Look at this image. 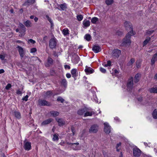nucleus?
Returning a JSON list of instances; mask_svg holds the SVG:
<instances>
[{
    "mask_svg": "<svg viewBox=\"0 0 157 157\" xmlns=\"http://www.w3.org/2000/svg\"><path fill=\"white\" fill-rule=\"evenodd\" d=\"M124 25L126 29L128 30H129L130 32L127 34L125 37L123 39L122 42V44L123 45L127 44H130L131 42L130 39L131 36L134 35L133 31V27L131 23L130 22L126 21L124 23Z\"/></svg>",
    "mask_w": 157,
    "mask_h": 157,
    "instance_id": "1",
    "label": "nucleus"
},
{
    "mask_svg": "<svg viewBox=\"0 0 157 157\" xmlns=\"http://www.w3.org/2000/svg\"><path fill=\"white\" fill-rule=\"evenodd\" d=\"M133 78L131 77L128 80L127 84V90L130 91L133 88Z\"/></svg>",
    "mask_w": 157,
    "mask_h": 157,
    "instance_id": "2",
    "label": "nucleus"
},
{
    "mask_svg": "<svg viewBox=\"0 0 157 157\" xmlns=\"http://www.w3.org/2000/svg\"><path fill=\"white\" fill-rule=\"evenodd\" d=\"M38 105L40 106H49L50 105V104L49 102L44 99H40L38 101Z\"/></svg>",
    "mask_w": 157,
    "mask_h": 157,
    "instance_id": "3",
    "label": "nucleus"
},
{
    "mask_svg": "<svg viewBox=\"0 0 157 157\" xmlns=\"http://www.w3.org/2000/svg\"><path fill=\"white\" fill-rule=\"evenodd\" d=\"M133 152L134 156L136 157H140L141 154V150L137 147L133 148Z\"/></svg>",
    "mask_w": 157,
    "mask_h": 157,
    "instance_id": "4",
    "label": "nucleus"
},
{
    "mask_svg": "<svg viewBox=\"0 0 157 157\" xmlns=\"http://www.w3.org/2000/svg\"><path fill=\"white\" fill-rule=\"evenodd\" d=\"M56 39L55 38H51L49 41V46L50 48L53 49L56 47Z\"/></svg>",
    "mask_w": 157,
    "mask_h": 157,
    "instance_id": "5",
    "label": "nucleus"
},
{
    "mask_svg": "<svg viewBox=\"0 0 157 157\" xmlns=\"http://www.w3.org/2000/svg\"><path fill=\"white\" fill-rule=\"evenodd\" d=\"M98 129V126L97 124H94L92 125L89 129L90 133H96Z\"/></svg>",
    "mask_w": 157,
    "mask_h": 157,
    "instance_id": "6",
    "label": "nucleus"
},
{
    "mask_svg": "<svg viewBox=\"0 0 157 157\" xmlns=\"http://www.w3.org/2000/svg\"><path fill=\"white\" fill-rule=\"evenodd\" d=\"M24 147L26 151H29L31 148V143L29 142H26L25 140L24 142Z\"/></svg>",
    "mask_w": 157,
    "mask_h": 157,
    "instance_id": "7",
    "label": "nucleus"
},
{
    "mask_svg": "<svg viewBox=\"0 0 157 157\" xmlns=\"http://www.w3.org/2000/svg\"><path fill=\"white\" fill-rule=\"evenodd\" d=\"M104 131L106 133L109 134L111 131V127L107 123H104Z\"/></svg>",
    "mask_w": 157,
    "mask_h": 157,
    "instance_id": "8",
    "label": "nucleus"
},
{
    "mask_svg": "<svg viewBox=\"0 0 157 157\" xmlns=\"http://www.w3.org/2000/svg\"><path fill=\"white\" fill-rule=\"evenodd\" d=\"M57 7L56 8L59 10H64L67 8V4L66 3L59 4H57Z\"/></svg>",
    "mask_w": 157,
    "mask_h": 157,
    "instance_id": "9",
    "label": "nucleus"
},
{
    "mask_svg": "<svg viewBox=\"0 0 157 157\" xmlns=\"http://www.w3.org/2000/svg\"><path fill=\"white\" fill-rule=\"evenodd\" d=\"M121 50L117 49H115L112 52V55L114 57L118 58L121 54Z\"/></svg>",
    "mask_w": 157,
    "mask_h": 157,
    "instance_id": "10",
    "label": "nucleus"
},
{
    "mask_svg": "<svg viewBox=\"0 0 157 157\" xmlns=\"http://www.w3.org/2000/svg\"><path fill=\"white\" fill-rule=\"evenodd\" d=\"M92 50L94 53H98L101 51V49L100 46L95 45L93 47Z\"/></svg>",
    "mask_w": 157,
    "mask_h": 157,
    "instance_id": "11",
    "label": "nucleus"
},
{
    "mask_svg": "<svg viewBox=\"0 0 157 157\" xmlns=\"http://www.w3.org/2000/svg\"><path fill=\"white\" fill-rule=\"evenodd\" d=\"M17 48L18 49L21 58H23L24 56V51L23 48L19 46H18Z\"/></svg>",
    "mask_w": 157,
    "mask_h": 157,
    "instance_id": "12",
    "label": "nucleus"
},
{
    "mask_svg": "<svg viewBox=\"0 0 157 157\" xmlns=\"http://www.w3.org/2000/svg\"><path fill=\"white\" fill-rule=\"evenodd\" d=\"M53 119L52 118H48L46 120L43 121L41 124V126H45L51 123Z\"/></svg>",
    "mask_w": 157,
    "mask_h": 157,
    "instance_id": "13",
    "label": "nucleus"
},
{
    "mask_svg": "<svg viewBox=\"0 0 157 157\" xmlns=\"http://www.w3.org/2000/svg\"><path fill=\"white\" fill-rule=\"evenodd\" d=\"M85 71L87 74H92L94 72V70L93 69L87 66H86Z\"/></svg>",
    "mask_w": 157,
    "mask_h": 157,
    "instance_id": "14",
    "label": "nucleus"
},
{
    "mask_svg": "<svg viewBox=\"0 0 157 157\" xmlns=\"http://www.w3.org/2000/svg\"><path fill=\"white\" fill-rule=\"evenodd\" d=\"M53 61V60L50 57H48L47 59V62L45 64V67H49L52 64Z\"/></svg>",
    "mask_w": 157,
    "mask_h": 157,
    "instance_id": "15",
    "label": "nucleus"
},
{
    "mask_svg": "<svg viewBox=\"0 0 157 157\" xmlns=\"http://www.w3.org/2000/svg\"><path fill=\"white\" fill-rule=\"evenodd\" d=\"M79 60V58L78 56H73L71 60L72 62L75 64L78 63Z\"/></svg>",
    "mask_w": 157,
    "mask_h": 157,
    "instance_id": "16",
    "label": "nucleus"
},
{
    "mask_svg": "<svg viewBox=\"0 0 157 157\" xmlns=\"http://www.w3.org/2000/svg\"><path fill=\"white\" fill-rule=\"evenodd\" d=\"M79 144L78 143H70V144L71 145V147L74 150H77L79 149L78 145Z\"/></svg>",
    "mask_w": 157,
    "mask_h": 157,
    "instance_id": "17",
    "label": "nucleus"
},
{
    "mask_svg": "<svg viewBox=\"0 0 157 157\" xmlns=\"http://www.w3.org/2000/svg\"><path fill=\"white\" fill-rule=\"evenodd\" d=\"M56 120L58 122L59 125L60 126H63L65 124V122L63 119L57 118Z\"/></svg>",
    "mask_w": 157,
    "mask_h": 157,
    "instance_id": "18",
    "label": "nucleus"
},
{
    "mask_svg": "<svg viewBox=\"0 0 157 157\" xmlns=\"http://www.w3.org/2000/svg\"><path fill=\"white\" fill-rule=\"evenodd\" d=\"M87 111L86 108H84L79 109L78 111V114L80 115H82L84 113Z\"/></svg>",
    "mask_w": 157,
    "mask_h": 157,
    "instance_id": "19",
    "label": "nucleus"
},
{
    "mask_svg": "<svg viewBox=\"0 0 157 157\" xmlns=\"http://www.w3.org/2000/svg\"><path fill=\"white\" fill-rule=\"evenodd\" d=\"M83 25L84 28L87 27L90 25V21L89 20L85 19L83 21Z\"/></svg>",
    "mask_w": 157,
    "mask_h": 157,
    "instance_id": "20",
    "label": "nucleus"
},
{
    "mask_svg": "<svg viewBox=\"0 0 157 157\" xmlns=\"http://www.w3.org/2000/svg\"><path fill=\"white\" fill-rule=\"evenodd\" d=\"M157 60V53L155 54L153 56L152 58L151 59V65H153L155 61Z\"/></svg>",
    "mask_w": 157,
    "mask_h": 157,
    "instance_id": "21",
    "label": "nucleus"
},
{
    "mask_svg": "<svg viewBox=\"0 0 157 157\" xmlns=\"http://www.w3.org/2000/svg\"><path fill=\"white\" fill-rule=\"evenodd\" d=\"M61 85H63L65 88H66L67 86V82L65 78L63 79L60 82Z\"/></svg>",
    "mask_w": 157,
    "mask_h": 157,
    "instance_id": "22",
    "label": "nucleus"
},
{
    "mask_svg": "<svg viewBox=\"0 0 157 157\" xmlns=\"http://www.w3.org/2000/svg\"><path fill=\"white\" fill-rule=\"evenodd\" d=\"M35 2V0H27L26 2L24 3V5L25 6H29L34 3Z\"/></svg>",
    "mask_w": 157,
    "mask_h": 157,
    "instance_id": "23",
    "label": "nucleus"
},
{
    "mask_svg": "<svg viewBox=\"0 0 157 157\" xmlns=\"http://www.w3.org/2000/svg\"><path fill=\"white\" fill-rule=\"evenodd\" d=\"M141 75L139 73H137L136 74L134 78V82L135 83H137L139 82V78L140 77Z\"/></svg>",
    "mask_w": 157,
    "mask_h": 157,
    "instance_id": "24",
    "label": "nucleus"
},
{
    "mask_svg": "<svg viewBox=\"0 0 157 157\" xmlns=\"http://www.w3.org/2000/svg\"><path fill=\"white\" fill-rule=\"evenodd\" d=\"M151 39V37H147L146 39L143 42V46H146L147 43L150 41Z\"/></svg>",
    "mask_w": 157,
    "mask_h": 157,
    "instance_id": "25",
    "label": "nucleus"
},
{
    "mask_svg": "<svg viewBox=\"0 0 157 157\" xmlns=\"http://www.w3.org/2000/svg\"><path fill=\"white\" fill-rule=\"evenodd\" d=\"M76 72L77 69H73L71 71V73L72 74V76L75 79V78L77 75Z\"/></svg>",
    "mask_w": 157,
    "mask_h": 157,
    "instance_id": "26",
    "label": "nucleus"
},
{
    "mask_svg": "<svg viewBox=\"0 0 157 157\" xmlns=\"http://www.w3.org/2000/svg\"><path fill=\"white\" fill-rule=\"evenodd\" d=\"M69 30L67 28L63 29L62 30V33L64 36H67L69 34Z\"/></svg>",
    "mask_w": 157,
    "mask_h": 157,
    "instance_id": "27",
    "label": "nucleus"
},
{
    "mask_svg": "<svg viewBox=\"0 0 157 157\" xmlns=\"http://www.w3.org/2000/svg\"><path fill=\"white\" fill-rule=\"evenodd\" d=\"M15 117L18 119H20L21 118V115L20 113L17 111H15L14 113Z\"/></svg>",
    "mask_w": 157,
    "mask_h": 157,
    "instance_id": "28",
    "label": "nucleus"
},
{
    "mask_svg": "<svg viewBox=\"0 0 157 157\" xmlns=\"http://www.w3.org/2000/svg\"><path fill=\"white\" fill-rule=\"evenodd\" d=\"M149 91L150 93L157 94V87H152L150 88Z\"/></svg>",
    "mask_w": 157,
    "mask_h": 157,
    "instance_id": "29",
    "label": "nucleus"
},
{
    "mask_svg": "<svg viewBox=\"0 0 157 157\" xmlns=\"http://www.w3.org/2000/svg\"><path fill=\"white\" fill-rule=\"evenodd\" d=\"M86 113H84V117H86V116H91L93 114H94V112L93 111H91V112H85Z\"/></svg>",
    "mask_w": 157,
    "mask_h": 157,
    "instance_id": "30",
    "label": "nucleus"
},
{
    "mask_svg": "<svg viewBox=\"0 0 157 157\" xmlns=\"http://www.w3.org/2000/svg\"><path fill=\"white\" fill-rule=\"evenodd\" d=\"M19 28L20 29V30H26V29L25 26L22 23H20L19 25Z\"/></svg>",
    "mask_w": 157,
    "mask_h": 157,
    "instance_id": "31",
    "label": "nucleus"
},
{
    "mask_svg": "<svg viewBox=\"0 0 157 157\" xmlns=\"http://www.w3.org/2000/svg\"><path fill=\"white\" fill-rule=\"evenodd\" d=\"M51 114L53 117H56L59 114V113L56 111H52L50 112Z\"/></svg>",
    "mask_w": 157,
    "mask_h": 157,
    "instance_id": "32",
    "label": "nucleus"
},
{
    "mask_svg": "<svg viewBox=\"0 0 157 157\" xmlns=\"http://www.w3.org/2000/svg\"><path fill=\"white\" fill-rule=\"evenodd\" d=\"M98 21V18L96 17H93L91 19V22L94 24H96V22Z\"/></svg>",
    "mask_w": 157,
    "mask_h": 157,
    "instance_id": "33",
    "label": "nucleus"
},
{
    "mask_svg": "<svg viewBox=\"0 0 157 157\" xmlns=\"http://www.w3.org/2000/svg\"><path fill=\"white\" fill-rule=\"evenodd\" d=\"M59 135L58 134H55L53 136V138H52V140L53 141H58L59 138L58 137Z\"/></svg>",
    "mask_w": 157,
    "mask_h": 157,
    "instance_id": "34",
    "label": "nucleus"
},
{
    "mask_svg": "<svg viewBox=\"0 0 157 157\" xmlns=\"http://www.w3.org/2000/svg\"><path fill=\"white\" fill-rule=\"evenodd\" d=\"M24 24L25 26L27 27L31 26V23L30 21L28 20H27L26 21H25Z\"/></svg>",
    "mask_w": 157,
    "mask_h": 157,
    "instance_id": "35",
    "label": "nucleus"
},
{
    "mask_svg": "<svg viewBox=\"0 0 157 157\" xmlns=\"http://www.w3.org/2000/svg\"><path fill=\"white\" fill-rule=\"evenodd\" d=\"M152 116L154 118H157V110L156 109H155L153 112Z\"/></svg>",
    "mask_w": 157,
    "mask_h": 157,
    "instance_id": "36",
    "label": "nucleus"
},
{
    "mask_svg": "<svg viewBox=\"0 0 157 157\" xmlns=\"http://www.w3.org/2000/svg\"><path fill=\"white\" fill-rule=\"evenodd\" d=\"M91 38V36L89 34H86L84 36V38L88 41H89L90 40Z\"/></svg>",
    "mask_w": 157,
    "mask_h": 157,
    "instance_id": "37",
    "label": "nucleus"
},
{
    "mask_svg": "<svg viewBox=\"0 0 157 157\" xmlns=\"http://www.w3.org/2000/svg\"><path fill=\"white\" fill-rule=\"evenodd\" d=\"M52 94V92L51 91H48L46 93V96L47 97H50Z\"/></svg>",
    "mask_w": 157,
    "mask_h": 157,
    "instance_id": "38",
    "label": "nucleus"
},
{
    "mask_svg": "<svg viewBox=\"0 0 157 157\" xmlns=\"http://www.w3.org/2000/svg\"><path fill=\"white\" fill-rule=\"evenodd\" d=\"M113 2V0H106L105 1L106 4L108 6L112 4Z\"/></svg>",
    "mask_w": 157,
    "mask_h": 157,
    "instance_id": "39",
    "label": "nucleus"
},
{
    "mask_svg": "<svg viewBox=\"0 0 157 157\" xmlns=\"http://www.w3.org/2000/svg\"><path fill=\"white\" fill-rule=\"evenodd\" d=\"M77 18L78 21H80L82 20L83 17L82 15H78L77 16Z\"/></svg>",
    "mask_w": 157,
    "mask_h": 157,
    "instance_id": "40",
    "label": "nucleus"
},
{
    "mask_svg": "<svg viewBox=\"0 0 157 157\" xmlns=\"http://www.w3.org/2000/svg\"><path fill=\"white\" fill-rule=\"evenodd\" d=\"M154 32V31L153 30H147L146 32V34L147 35L150 36Z\"/></svg>",
    "mask_w": 157,
    "mask_h": 157,
    "instance_id": "41",
    "label": "nucleus"
},
{
    "mask_svg": "<svg viewBox=\"0 0 157 157\" xmlns=\"http://www.w3.org/2000/svg\"><path fill=\"white\" fill-rule=\"evenodd\" d=\"M26 30L23 31V30H21L19 32L20 34H19V36H24L25 35V32Z\"/></svg>",
    "mask_w": 157,
    "mask_h": 157,
    "instance_id": "42",
    "label": "nucleus"
},
{
    "mask_svg": "<svg viewBox=\"0 0 157 157\" xmlns=\"http://www.w3.org/2000/svg\"><path fill=\"white\" fill-rule=\"evenodd\" d=\"M57 101H60L61 103H63L64 102V100L61 97H59L57 98Z\"/></svg>",
    "mask_w": 157,
    "mask_h": 157,
    "instance_id": "43",
    "label": "nucleus"
},
{
    "mask_svg": "<svg viewBox=\"0 0 157 157\" xmlns=\"http://www.w3.org/2000/svg\"><path fill=\"white\" fill-rule=\"evenodd\" d=\"M6 54H0V59L2 60H4Z\"/></svg>",
    "mask_w": 157,
    "mask_h": 157,
    "instance_id": "44",
    "label": "nucleus"
},
{
    "mask_svg": "<svg viewBox=\"0 0 157 157\" xmlns=\"http://www.w3.org/2000/svg\"><path fill=\"white\" fill-rule=\"evenodd\" d=\"M100 70L103 73H105L106 72V70L103 67H100Z\"/></svg>",
    "mask_w": 157,
    "mask_h": 157,
    "instance_id": "45",
    "label": "nucleus"
},
{
    "mask_svg": "<svg viewBox=\"0 0 157 157\" xmlns=\"http://www.w3.org/2000/svg\"><path fill=\"white\" fill-rule=\"evenodd\" d=\"M46 17L50 23L53 22L52 19L50 18L48 15H46Z\"/></svg>",
    "mask_w": 157,
    "mask_h": 157,
    "instance_id": "46",
    "label": "nucleus"
},
{
    "mask_svg": "<svg viewBox=\"0 0 157 157\" xmlns=\"http://www.w3.org/2000/svg\"><path fill=\"white\" fill-rule=\"evenodd\" d=\"M94 96L93 97V99L94 100L96 103H98V99L97 98L96 95H93Z\"/></svg>",
    "mask_w": 157,
    "mask_h": 157,
    "instance_id": "47",
    "label": "nucleus"
},
{
    "mask_svg": "<svg viewBox=\"0 0 157 157\" xmlns=\"http://www.w3.org/2000/svg\"><path fill=\"white\" fill-rule=\"evenodd\" d=\"M29 98V96L28 95H26L25 97H23L22 100L23 101H26L28 100V98Z\"/></svg>",
    "mask_w": 157,
    "mask_h": 157,
    "instance_id": "48",
    "label": "nucleus"
},
{
    "mask_svg": "<svg viewBox=\"0 0 157 157\" xmlns=\"http://www.w3.org/2000/svg\"><path fill=\"white\" fill-rule=\"evenodd\" d=\"M28 42L29 43H30L32 44H34L36 43V41L32 39H30L28 40Z\"/></svg>",
    "mask_w": 157,
    "mask_h": 157,
    "instance_id": "49",
    "label": "nucleus"
},
{
    "mask_svg": "<svg viewBox=\"0 0 157 157\" xmlns=\"http://www.w3.org/2000/svg\"><path fill=\"white\" fill-rule=\"evenodd\" d=\"M11 87V84L9 83L6 85L5 88L6 90H8Z\"/></svg>",
    "mask_w": 157,
    "mask_h": 157,
    "instance_id": "50",
    "label": "nucleus"
},
{
    "mask_svg": "<svg viewBox=\"0 0 157 157\" xmlns=\"http://www.w3.org/2000/svg\"><path fill=\"white\" fill-rule=\"evenodd\" d=\"M36 51V49L35 48H33L30 50V52L31 53H33Z\"/></svg>",
    "mask_w": 157,
    "mask_h": 157,
    "instance_id": "51",
    "label": "nucleus"
},
{
    "mask_svg": "<svg viewBox=\"0 0 157 157\" xmlns=\"http://www.w3.org/2000/svg\"><path fill=\"white\" fill-rule=\"evenodd\" d=\"M71 130L73 133V135H74L75 134V130L74 128L73 127H71Z\"/></svg>",
    "mask_w": 157,
    "mask_h": 157,
    "instance_id": "52",
    "label": "nucleus"
},
{
    "mask_svg": "<svg viewBox=\"0 0 157 157\" xmlns=\"http://www.w3.org/2000/svg\"><path fill=\"white\" fill-rule=\"evenodd\" d=\"M116 35L119 36L121 35L122 34V32L120 31H117L116 32Z\"/></svg>",
    "mask_w": 157,
    "mask_h": 157,
    "instance_id": "53",
    "label": "nucleus"
},
{
    "mask_svg": "<svg viewBox=\"0 0 157 157\" xmlns=\"http://www.w3.org/2000/svg\"><path fill=\"white\" fill-rule=\"evenodd\" d=\"M64 68L66 69H70L71 68L70 67L69 65L67 64L64 65Z\"/></svg>",
    "mask_w": 157,
    "mask_h": 157,
    "instance_id": "54",
    "label": "nucleus"
},
{
    "mask_svg": "<svg viewBox=\"0 0 157 157\" xmlns=\"http://www.w3.org/2000/svg\"><path fill=\"white\" fill-rule=\"evenodd\" d=\"M16 93L17 94H20L21 95L22 94V92L20 90H18L17 91Z\"/></svg>",
    "mask_w": 157,
    "mask_h": 157,
    "instance_id": "55",
    "label": "nucleus"
},
{
    "mask_svg": "<svg viewBox=\"0 0 157 157\" xmlns=\"http://www.w3.org/2000/svg\"><path fill=\"white\" fill-rule=\"evenodd\" d=\"M135 60L134 59L132 58L129 61H130L132 64H133L135 62Z\"/></svg>",
    "mask_w": 157,
    "mask_h": 157,
    "instance_id": "56",
    "label": "nucleus"
},
{
    "mask_svg": "<svg viewBox=\"0 0 157 157\" xmlns=\"http://www.w3.org/2000/svg\"><path fill=\"white\" fill-rule=\"evenodd\" d=\"M115 120L116 121V122H118L120 121L119 118L117 117H116L114 118Z\"/></svg>",
    "mask_w": 157,
    "mask_h": 157,
    "instance_id": "57",
    "label": "nucleus"
},
{
    "mask_svg": "<svg viewBox=\"0 0 157 157\" xmlns=\"http://www.w3.org/2000/svg\"><path fill=\"white\" fill-rule=\"evenodd\" d=\"M66 76L67 78H70L71 77V75L70 73H67L66 75Z\"/></svg>",
    "mask_w": 157,
    "mask_h": 157,
    "instance_id": "58",
    "label": "nucleus"
},
{
    "mask_svg": "<svg viewBox=\"0 0 157 157\" xmlns=\"http://www.w3.org/2000/svg\"><path fill=\"white\" fill-rule=\"evenodd\" d=\"M107 65L108 66H110L111 65V62L110 60H108L107 62Z\"/></svg>",
    "mask_w": 157,
    "mask_h": 157,
    "instance_id": "59",
    "label": "nucleus"
},
{
    "mask_svg": "<svg viewBox=\"0 0 157 157\" xmlns=\"http://www.w3.org/2000/svg\"><path fill=\"white\" fill-rule=\"evenodd\" d=\"M121 142H120L119 143L117 144L116 147V148H118L121 145Z\"/></svg>",
    "mask_w": 157,
    "mask_h": 157,
    "instance_id": "60",
    "label": "nucleus"
},
{
    "mask_svg": "<svg viewBox=\"0 0 157 157\" xmlns=\"http://www.w3.org/2000/svg\"><path fill=\"white\" fill-rule=\"evenodd\" d=\"M114 74H117L119 73L118 71L116 69H115L113 70Z\"/></svg>",
    "mask_w": 157,
    "mask_h": 157,
    "instance_id": "61",
    "label": "nucleus"
},
{
    "mask_svg": "<svg viewBox=\"0 0 157 157\" xmlns=\"http://www.w3.org/2000/svg\"><path fill=\"white\" fill-rule=\"evenodd\" d=\"M4 72V70L3 69H1L0 70V74L3 73Z\"/></svg>",
    "mask_w": 157,
    "mask_h": 157,
    "instance_id": "62",
    "label": "nucleus"
},
{
    "mask_svg": "<svg viewBox=\"0 0 157 157\" xmlns=\"http://www.w3.org/2000/svg\"><path fill=\"white\" fill-rule=\"evenodd\" d=\"M138 62H136V67L137 68H138L140 67V63H139L138 64Z\"/></svg>",
    "mask_w": 157,
    "mask_h": 157,
    "instance_id": "63",
    "label": "nucleus"
},
{
    "mask_svg": "<svg viewBox=\"0 0 157 157\" xmlns=\"http://www.w3.org/2000/svg\"><path fill=\"white\" fill-rule=\"evenodd\" d=\"M138 101H141L142 100V97H140L139 98H138Z\"/></svg>",
    "mask_w": 157,
    "mask_h": 157,
    "instance_id": "64",
    "label": "nucleus"
}]
</instances>
